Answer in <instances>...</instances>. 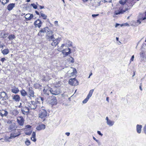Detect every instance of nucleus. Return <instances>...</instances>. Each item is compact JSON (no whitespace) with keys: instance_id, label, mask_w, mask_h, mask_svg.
<instances>
[{"instance_id":"nucleus-1","label":"nucleus","mask_w":146,"mask_h":146,"mask_svg":"<svg viewBox=\"0 0 146 146\" xmlns=\"http://www.w3.org/2000/svg\"><path fill=\"white\" fill-rule=\"evenodd\" d=\"M8 99L7 94L5 92L0 93V104L5 105L7 104V102L5 101Z\"/></svg>"},{"instance_id":"nucleus-2","label":"nucleus","mask_w":146,"mask_h":146,"mask_svg":"<svg viewBox=\"0 0 146 146\" xmlns=\"http://www.w3.org/2000/svg\"><path fill=\"white\" fill-rule=\"evenodd\" d=\"M48 113L46 110L43 109H41L40 110L39 114V117L41 119H43V121L45 118L47 116Z\"/></svg>"},{"instance_id":"nucleus-3","label":"nucleus","mask_w":146,"mask_h":146,"mask_svg":"<svg viewBox=\"0 0 146 146\" xmlns=\"http://www.w3.org/2000/svg\"><path fill=\"white\" fill-rule=\"evenodd\" d=\"M42 33H48V34H52V31H50V29L48 27H46L43 29H41L40 30L38 35L39 36H40L41 35Z\"/></svg>"},{"instance_id":"nucleus-4","label":"nucleus","mask_w":146,"mask_h":146,"mask_svg":"<svg viewBox=\"0 0 146 146\" xmlns=\"http://www.w3.org/2000/svg\"><path fill=\"white\" fill-rule=\"evenodd\" d=\"M127 5L128 6V7H129V9L128 8H127L125 9L124 10H123L122 9H121L116 10L115 11V15H118L119 14H123L126 11H127L128 9H130L133 6V5H132L131 3H129V5L127 4Z\"/></svg>"},{"instance_id":"nucleus-5","label":"nucleus","mask_w":146,"mask_h":146,"mask_svg":"<svg viewBox=\"0 0 146 146\" xmlns=\"http://www.w3.org/2000/svg\"><path fill=\"white\" fill-rule=\"evenodd\" d=\"M50 92L52 94L54 95H57L60 94L61 92L60 89L56 87L53 88H51L50 90Z\"/></svg>"},{"instance_id":"nucleus-6","label":"nucleus","mask_w":146,"mask_h":146,"mask_svg":"<svg viewBox=\"0 0 146 146\" xmlns=\"http://www.w3.org/2000/svg\"><path fill=\"white\" fill-rule=\"evenodd\" d=\"M27 106L31 109H35L37 107L36 101H31L27 103Z\"/></svg>"},{"instance_id":"nucleus-7","label":"nucleus","mask_w":146,"mask_h":146,"mask_svg":"<svg viewBox=\"0 0 146 146\" xmlns=\"http://www.w3.org/2000/svg\"><path fill=\"white\" fill-rule=\"evenodd\" d=\"M50 99L49 102L51 105H54L57 104V100L56 97L54 96H51L50 98Z\"/></svg>"},{"instance_id":"nucleus-8","label":"nucleus","mask_w":146,"mask_h":146,"mask_svg":"<svg viewBox=\"0 0 146 146\" xmlns=\"http://www.w3.org/2000/svg\"><path fill=\"white\" fill-rule=\"evenodd\" d=\"M69 84L71 85L75 86L78 84V82L75 78H71L69 81Z\"/></svg>"},{"instance_id":"nucleus-9","label":"nucleus","mask_w":146,"mask_h":146,"mask_svg":"<svg viewBox=\"0 0 146 146\" xmlns=\"http://www.w3.org/2000/svg\"><path fill=\"white\" fill-rule=\"evenodd\" d=\"M94 91V89H92L90 90L86 98L83 101L82 103H83L85 104L87 102L89 99L92 96Z\"/></svg>"},{"instance_id":"nucleus-10","label":"nucleus","mask_w":146,"mask_h":146,"mask_svg":"<svg viewBox=\"0 0 146 146\" xmlns=\"http://www.w3.org/2000/svg\"><path fill=\"white\" fill-rule=\"evenodd\" d=\"M20 135L21 133L20 132H19V133H14V134L11 133L9 137H6L5 139L7 141H8L9 139L14 138L16 137L19 136Z\"/></svg>"},{"instance_id":"nucleus-11","label":"nucleus","mask_w":146,"mask_h":146,"mask_svg":"<svg viewBox=\"0 0 146 146\" xmlns=\"http://www.w3.org/2000/svg\"><path fill=\"white\" fill-rule=\"evenodd\" d=\"M29 98L34 97V92L32 88L30 87L28 88L27 92Z\"/></svg>"},{"instance_id":"nucleus-12","label":"nucleus","mask_w":146,"mask_h":146,"mask_svg":"<svg viewBox=\"0 0 146 146\" xmlns=\"http://www.w3.org/2000/svg\"><path fill=\"white\" fill-rule=\"evenodd\" d=\"M61 40V38H58L56 39H55L54 38V39H53V40H52L53 42L51 43V45L52 46H56L58 44Z\"/></svg>"},{"instance_id":"nucleus-13","label":"nucleus","mask_w":146,"mask_h":146,"mask_svg":"<svg viewBox=\"0 0 146 146\" xmlns=\"http://www.w3.org/2000/svg\"><path fill=\"white\" fill-rule=\"evenodd\" d=\"M17 121L20 125L23 126L24 123V119L22 116L18 117L17 119Z\"/></svg>"},{"instance_id":"nucleus-14","label":"nucleus","mask_w":146,"mask_h":146,"mask_svg":"<svg viewBox=\"0 0 146 146\" xmlns=\"http://www.w3.org/2000/svg\"><path fill=\"white\" fill-rule=\"evenodd\" d=\"M21 111L24 115H27L29 111V109L27 107H23L21 108Z\"/></svg>"},{"instance_id":"nucleus-15","label":"nucleus","mask_w":146,"mask_h":146,"mask_svg":"<svg viewBox=\"0 0 146 146\" xmlns=\"http://www.w3.org/2000/svg\"><path fill=\"white\" fill-rule=\"evenodd\" d=\"M42 24V22L39 19H38L34 23V25L36 27H38L40 28Z\"/></svg>"},{"instance_id":"nucleus-16","label":"nucleus","mask_w":146,"mask_h":146,"mask_svg":"<svg viewBox=\"0 0 146 146\" xmlns=\"http://www.w3.org/2000/svg\"><path fill=\"white\" fill-rule=\"evenodd\" d=\"M106 121L107 124L109 126H111L114 125L115 123L114 121L109 119L108 117H106Z\"/></svg>"},{"instance_id":"nucleus-17","label":"nucleus","mask_w":146,"mask_h":146,"mask_svg":"<svg viewBox=\"0 0 146 146\" xmlns=\"http://www.w3.org/2000/svg\"><path fill=\"white\" fill-rule=\"evenodd\" d=\"M17 127L15 123H13L11 124L8 128V130L9 132L15 130L17 128Z\"/></svg>"},{"instance_id":"nucleus-18","label":"nucleus","mask_w":146,"mask_h":146,"mask_svg":"<svg viewBox=\"0 0 146 146\" xmlns=\"http://www.w3.org/2000/svg\"><path fill=\"white\" fill-rule=\"evenodd\" d=\"M12 99L15 102H18L20 100V98L19 95L15 94L13 96Z\"/></svg>"},{"instance_id":"nucleus-19","label":"nucleus","mask_w":146,"mask_h":146,"mask_svg":"<svg viewBox=\"0 0 146 146\" xmlns=\"http://www.w3.org/2000/svg\"><path fill=\"white\" fill-rule=\"evenodd\" d=\"M45 128V125L42 124L39 125L36 127V129L38 131H40L42 130H44Z\"/></svg>"},{"instance_id":"nucleus-20","label":"nucleus","mask_w":146,"mask_h":146,"mask_svg":"<svg viewBox=\"0 0 146 146\" xmlns=\"http://www.w3.org/2000/svg\"><path fill=\"white\" fill-rule=\"evenodd\" d=\"M142 128V125L138 124L136 126V130L138 133H141Z\"/></svg>"},{"instance_id":"nucleus-21","label":"nucleus","mask_w":146,"mask_h":146,"mask_svg":"<svg viewBox=\"0 0 146 146\" xmlns=\"http://www.w3.org/2000/svg\"><path fill=\"white\" fill-rule=\"evenodd\" d=\"M49 34H48L46 36L47 39L49 41H51L53 40V39H54V35H53L51 34V35H49Z\"/></svg>"},{"instance_id":"nucleus-22","label":"nucleus","mask_w":146,"mask_h":146,"mask_svg":"<svg viewBox=\"0 0 146 146\" xmlns=\"http://www.w3.org/2000/svg\"><path fill=\"white\" fill-rule=\"evenodd\" d=\"M15 3H10L7 6V9L9 11H11L15 7Z\"/></svg>"},{"instance_id":"nucleus-23","label":"nucleus","mask_w":146,"mask_h":146,"mask_svg":"<svg viewBox=\"0 0 146 146\" xmlns=\"http://www.w3.org/2000/svg\"><path fill=\"white\" fill-rule=\"evenodd\" d=\"M11 92L15 94H17L19 92V90L18 88L15 87L11 89Z\"/></svg>"},{"instance_id":"nucleus-24","label":"nucleus","mask_w":146,"mask_h":146,"mask_svg":"<svg viewBox=\"0 0 146 146\" xmlns=\"http://www.w3.org/2000/svg\"><path fill=\"white\" fill-rule=\"evenodd\" d=\"M20 93L21 95L23 96H27V92L25 91L23 89L20 91Z\"/></svg>"},{"instance_id":"nucleus-25","label":"nucleus","mask_w":146,"mask_h":146,"mask_svg":"<svg viewBox=\"0 0 146 146\" xmlns=\"http://www.w3.org/2000/svg\"><path fill=\"white\" fill-rule=\"evenodd\" d=\"M71 53V50H69L68 52L64 51V50L62 51V53L63 55H64V56H66L70 54Z\"/></svg>"},{"instance_id":"nucleus-26","label":"nucleus","mask_w":146,"mask_h":146,"mask_svg":"<svg viewBox=\"0 0 146 146\" xmlns=\"http://www.w3.org/2000/svg\"><path fill=\"white\" fill-rule=\"evenodd\" d=\"M9 52V50L7 48L3 50H2V53L4 55H6L8 54Z\"/></svg>"},{"instance_id":"nucleus-27","label":"nucleus","mask_w":146,"mask_h":146,"mask_svg":"<svg viewBox=\"0 0 146 146\" xmlns=\"http://www.w3.org/2000/svg\"><path fill=\"white\" fill-rule=\"evenodd\" d=\"M41 85L37 83L35 84L34 85V87L36 89H39L41 90Z\"/></svg>"},{"instance_id":"nucleus-28","label":"nucleus","mask_w":146,"mask_h":146,"mask_svg":"<svg viewBox=\"0 0 146 146\" xmlns=\"http://www.w3.org/2000/svg\"><path fill=\"white\" fill-rule=\"evenodd\" d=\"M15 38V36L14 35H10L8 37L9 40H12Z\"/></svg>"},{"instance_id":"nucleus-29","label":"nucleus","mask_w":146,"mask_h":146,"mask_svg":"<svg viewBox=\"0 0 146 146\" xmlns=\"http://www.w3.org/2000/svg\"><path fill=\"white\" fill-rule=\"evenodd\" d=\"M67 60L71 63H73L74 62V58L72 56H70L69 58H68Z\"/></svg>"},{"instance_id":"nucleus-30","label":"nucleus","mask_w":146,"mask_h":146,"mask_svg":"<svg viewBox=\"0 0 146 146\" xmlns=\"http://www.w3.org/2000/svg\"><path fill=\"white\" fill-rule=\"evenodd\" d=\"M42 11H41L40 13L41 16L42 17V18L44 19H46L47 18V16L45 14L42 13Z\"/></svg>"},{"instance_id":"nucleus-31","label":"nucleus","mask_w":146,"mask_h":146,"mask_svg":"<svg viewBox=\"0 0 146 146\" xmlns=\"http://www.w3.org/2000/svg\"><path fill=\"white\" fill-rule=\"evenodd\" d=\"M64 46H65L64 44H62V45H61V46H60V48H58H58L57 49V50L59 51H62V49L63 48V47Z\"/></svg>"},{"instance_id":"nucleus-32","label":"nucleus","mask_w":146,"mask_h":146,"mask_svg":"<svg viewBox=\"0 0 146 146\" xmlns=\"http://www.w3.org/2000/svg\"><path fill=\"white\" fill-rule=\"evenodd\" d=\"M25 143L27 146L29 145L31 143L30 141L28 139H26Z\"/></svg>"},{"instance_id":"nucleus-33","label":"nucleus","mask_w":146,"mask_h":146,"mask_svg":"<svg viewBox=\"0 0 146 146\" xmlns=\"http://www.w3.org/2000/svg\"><path fill=\"white\" fill-rule=\"evenodd\" d=\"M127 0H121L119 1V3L122 5H124L127 2Z\"/></svg>"},{"instance_id":"nucleus-34","label":"nucleus","mask_w":146,"mask_h":146,"mask_svg":"<svg viewBox=\"0 0 146 146\" xmlns=\"http://www.w3.org/2000/svg\"><path fill=\"white\" fill-rule=\"evenodd\" d=\"M2 112L3 113V114L4 116H6L8 113L7 111L5 110H2Z\"/></svg>"},{"instance_id":"nucleus-35","label":"nucleus","mask_w":146,"mask_h":146,"mask_svg":"<svg viewBox=\"0 0 146 146\" xmlns=\"http://www.w3.org/2000/svg\"><path fill=\"white\" fill-rule=\"evenodd\" d=\"M35 101L39 104H42V102L41 101V99H40L39 97Z\"/></svg>"},{"instance_id":"nucleus-36","label":"nucleus","mask_w":146,"mask_h":146,"mask_svg":"<svg viewBox=\"0 0 146 146\" xmlns=\"http://www.w3.org/2000/svg\"><path fill=\"white\" fill-rule=\"evenodd\" d=\"M19 113V112L18 111L16 110H13L12 111V113L13 115H17Z\"/></svg>"},{"instance_id":"nucleus-37","label":"nucleus","mask_w":146,"mask_h":146,"mask_svg":"<svg viewBox=\"0 0 146 146\" xmlns=\"http://www.w3.org/2000/svg\"><path fill=\"white\" fill-rule=\"evenodd\" d=\"M43 92L45 94L47 95H49V93L50 92L49 90H45V89H44L43 90Z\"/></svg>"},{"instance_id":"nucleus-38","label":"nucleus","mask_w":146,"mask_h":146,"mask_svg":"<svg viewBox=\"0 0 146 146\" xmlns=\"http://www.w3.org/2000/svg\"><path fill=\"white\" fill-rule=\"evenodd\" d=\"M31 5L33 7L34 9H36L37 7L36 5H35V3H32L31 4Z\"/></svg>"},{"instance_id":"nucleus-39","label":"nucleus","mask_w":146,"mask_h":146,"mask_svg":"<svg viewBox=\"0 0 146 146\" xmlns=\"http://www.w3.org/2000/svg\"><path fill=\"white\" fill-rule=\"evenodd\" d=\"M30 14H27L25 16V19L27 21H29V16Z\"/></svg>"},{"instance_id":"nucleus-40","label":"nucleus","mask_w":146,"mask_h":146,"mask_svg":"<svg viewBox=\"0 0 146 146\" xmlns=\"http://www.w3.org/2000/svg\"><path fill=\"white\" fill-rule=\"evenodd\" d=\"M144 52L143 51H141V52H140V56L141 57H142L143 58L144 57Z\"/></svg>"},{"instance_id":"nucleus-41","label":"nucleus","mask_w":146,"mask_h":146,"mask_svg":"<svg viewBox=\"0 0 146 146\" xmlns=\"http://www.w3.org/2000/svg\"><path fill=\"white\" fill-rule=\"evenodd\" d=\"M31 139L32 141L35 142L36 141V137H31Z\"/></svg>"},{"instance_id":"nucleus-42","label":"nucleus","mask_w":146,"mask_h":146,"mask_svg":"<svg viewBox=\"0 0 146 146\" xmlns=\"http://www.w3.org/2000/svg\"><path fill=\"white\" fill-rule=\"evenodd\" d=\"M8 33H4L3 35L2 36V37L3 38H5L6 36L7 35Z\"/></svg>"},{"instance_id":"nucleus-43","label":"nucleus","mask_w":146,"mask_h":146,"mask_svg":"<svg viewBox=\"0 0 146 146\" xmlns=\"http://www.w3.org/2000/svg\"><path fill=\"white\" fill-rule=\"evenodd\" d=\"M32 131H31L29 132H27L25 133V134L26 135H30L32 133Z\"/></svg>"},{"instance_id":"nucleus-44","label":"nucleus","mask_w":146,"mask_h":146,"mask_svg":"<svg viewBox=\"0 0 146 146\" xmlns=\"http://www.w3.org/2000/svg\"><path fill=\"white\" fill-rule=\"evenodd\" d=\"M33 17V14H30L29 19V21L31 20Z\"/></svg>"},{"instance_id":"nucleus-45","label":"nucleus","mask_w":146,"mask_h":146,"mask_svg":"<svg viewBox=\"0 0 146 146\" xmlns=\"http://www.w3.org/2000/svg\"><path fill=\"white\" fill-rule=\"evenodd\" d=\"M67 42H68V45L69 46H71L72 45V42L69 41H67Z\"/></svg>"},{"instance_id":"nucleus-46","label":"nucleus","mask_w":146,"mask_h":146,"mask_svg":"<svg viewBox=\"0 0 146 146\" xmlns=\"http://www.w3.org/2000/svg\"><path fill=\"white\" fill-rule=\"evenodd\" d=\"M71 68H72V67H71ZM73 68V72H74V73H75L76 74L77 73V71H76V69L75 68Z\"/></svg>"},{"instance_id":"nucleus-47","label":"nucleus","mask_w":146,"mask_h":146,"mask_svg":"<svg viewBox=\"0 0 146 146\" xmlns=\"http://www.w3.org/2000/svg\"><path fill=\"white\" fill-rule=\"evenodd\" d=\"M32 137H36V132H35L33 131V132Z\"/></svg>"},{"instance_id":"nucleus-48","label":"nucleus","mask_w":146,"mask_h":146,"mask_svg":"<svg viewBox=\"0 0 146 146\" xmlns=\"http://www.w3.org/2000/svg\"><path fill=\"white\" fill-rule=\"evenodd\" d=\"M143 130L144 132V133L146 134V124L145 125L143 128Z\"/></svg>"},{"instance_id":"nucleus-49","label":"nucleus","mask_w":146,"mask_h":146,"mask_svg":"<svg viewBox=\"0 0 146 146\" xmlns=\"http://www.w3.org/2000/svg\"><path fill=\"white\" fill-rule=\"evenodd\" d=\"M54 24L56 26H58V21H55L54 22Z\"/></svg>"},{"instance_id":"nucleus-50","label":"nucleus","mask_w":146,"mask_h":146,"mask_svg":"<svg viewBox=\"0 0 146 146\" xmlns=\"http://www.w3.org/2000/svg\"><path fill=\"white\" fill-rule=\"evenodd\" d=\"M93 139L98 143H100L99 141L98 140L96 139L93 136Z\"/></svg>"},{"instance_id":"nucleus-51","label":"nucleus","mask_w":146,"mask_h":146,"mask_svg":"<svg viewBox=\"0 0 146 146\" xmlns=\"http://www.w3.org/2000/svg\"><path fill=\"white\" fill-rule=\"evenodd\" d=\"M98 15H99V14H92V16L93 18H95L96 17H97V16H98Z\"/></svg>"},{"instance_id":"nucleus-52","label":"nucleus","mask_w":146,"mask_h":146,"mask_svg":"<svg viewBox=\"0 0 146 146\" xmlns=\"http://www.w3.org/2000/svg\"><path fill=\"white\" fill-rule=\"evenodd\" d=\"M97 132L98 134L99 135L101 136H102L103 135L101 133L100 131H98Z\"/></svg>"},{"instance_id":"nucleus-53","label":"nucleus","mask_w":146,"mask_h":146,"mask_svg":"<svg viewBox=\"0 0 146 146\" xmlns=\"http://www.w3.org/2000/svg\"><path fill=\"white\" fill-rule=\"evenodd\" d=\"M31 127V126L29 125H27L25 126L26 128H29Z\"/></svg>"},{"instance_id":"nucleus-54","label":"nucleus","mask_w":146,"mask_h":146,"mask_svg":"<svg viewBox=\"0 0 146 146\" xmlns=\"http://www.w3.org/2000/svg\"><path fill=\"white\" fill-rule=\"evenodd\" d=\"M134 58V55H133L131 59H130V62H131V61H133V59Z\"/></svg>"},{"instance_id":"nucleus-55","label":"nucleus","mask_w":146,"mask_h":146,"mask_svg":"<svg viewBox=\"0 0 146 146\" xmlns=\"http://www.w3.org/2000/svg\"><path fill=\"white\" fill-rule=\"evenodd\" d=\"M69 50H71V49L70 48H67L63 50H64V51H66L67 52L68 51H69Z\"/></svg>"},{"instance_id":"nucleus-56","label":"nucleus","mask_w":146,"mask_h":146,"mask_svg":"<svg viewBox=\"0 0 146 146\" xmlns=\"http://www.w3.org/2000/svg\"><path fill=\"white\" fill-rule=\"evenodd\" d=\"M39 98H40V99H41V101L42 102V103H43V101L44 99V98H43L41 97H39Z\"/></svg>"},{"instance_id":"nucleus-57","label":"nucleus","mask_w":146,"mask_h":146,"mask_svg":"<svg viewBox=\"0 0 146 146\" xmlns=\"http://www.w3.org/2000/svg\"><path fill=\"white\" fill-rule=\"evenodd\" d=\"M123 25H125L126 26H129V24L128 23H125L124 24L121 25V27H122V26H123Z\"/></svg>"},{"instance_id":"nucleus-58","label":"nucleus","mask_w":146,"mask_h":146,"mask_svg":"<svg viewBox=\"0 0 146 146\" xmlns=\"http://www.w3.org/2000/svg\"><path fill=\"white\" fill-rule=\"evenodd\" d=\"M5 60V58H1V60L3 62Z\"/></svg>"},{"instance_id":"nucleus-59","label":"nucleus","mask_w":146,"mask_h":146,"mask_svg":"<svg viewBox=\"0 0 146 146\" xmlns=\"http://www.w3.org/2000/svg\"><path fill=\"white\" fill-rule=\"evenodd\" d=\"M3 113L2 112V111L1 112H0V115L2 117H3L4 116L3 115Z\"/></svg>"},{"instance_id":"nucleus-60","label":"nucleus","mask_w":146,"mask_h":146,"mask_svg":"<svg viewBox=\"0 0 146 146\" xmlns=\"http://www.w3.org/2000/svg\"><path fill=\"white\" fill-rule=\"evenodd\" d=\"M65 134L66 135L68 136H69L70 135V133L69 132H66L65 133Z\"/></svg>"},{"instance_id":"nucleus-61","label":"nucleus","mask_w":146,"mask_h":146,"mask_svg":"<svg viewBox=\"0 0 146 146\" xmlns=\"http://www.w3.org/2000/svg\"><path fill=\"white\" fill-rule=\"evenodd\" d=\"M75 75H76V74L74 73V72H72L71 73V75L72 76H74Z\"/></svg>"},{"instance_id":"nucleus-62","label":"nucleus","mask_w":146,"mask_h":146,"mask_svg":"<svg viewBox=\"0 0 146 146\" xmlns=\"http://www.w3.org/2000/svg\"><path fill=\"white\" fill-rule=\"evenodd\" d=\"M120 25H121L120 24H118V23H116L115 25V27H118V26H119Z\"/></svg>"},{"instance_id":"nucleus-63","label":"nucleus","mask_w":146,"mask_h":146,"mask_svg":"<svg viewBox=\"0 0 146 146\" xmlns=\"http://www.w3.org/2000/svg\"><path fill=\"white\" fill-rule=\"evenodd\" d=\"M136 23L140 24L141 23V22L139 20H138L137 21Z\"/></svg>"},{"instance_id":"nucleus-64","label":"nucleus","mask_w":146,"mask_h":146,"mask_svg":"<svg viewBox=\"0 0 146 146\" xmlns=\"http://www.w3.org/2000/svg\"><path fill=\"white\" fill-rule=\"evenodd\" d=\"M18 107L19 108H22V107H23L22 106V104H21V103H20V105L18 106Z\"/></svg>"}]
</instances>
